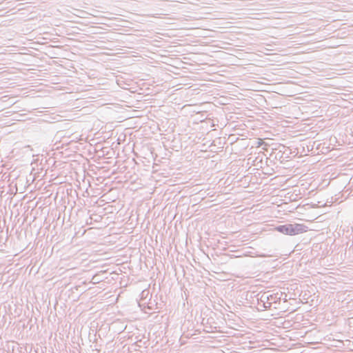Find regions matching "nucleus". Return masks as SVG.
I'll list each match as a JSON object with an SVG mask.
<instances>
[{"instance_id":"f257e3e1","label":"nucleus","mask_w":353,"mask_h":353,"mask_svg":"<svg viewBox=\"0 0 353 353\" xmlns=\"http://www.w3.org/2000/svg\"><path fill=\"white\" fill-rule=\"evenodd\" d=\"M275 230L282 234L294 236L305 232L307 227L303 224L295 223L279 225Z\"/></svg>"},{"instance_id":"f03ea898","label":"nucleus","mask_w":353,"mask_h":353,"mask_svg":"<svg viewBox=\"0 0 353 353\" xmlns=\"http://www.w3.org/2000/svg\"><path fill=\"white\" fill-rule=\"evenodd\" d=\"M263 143V139H259V140H258V143H257V146H258V147H259V146H261Z\"/></svg>"}]
</instances>
